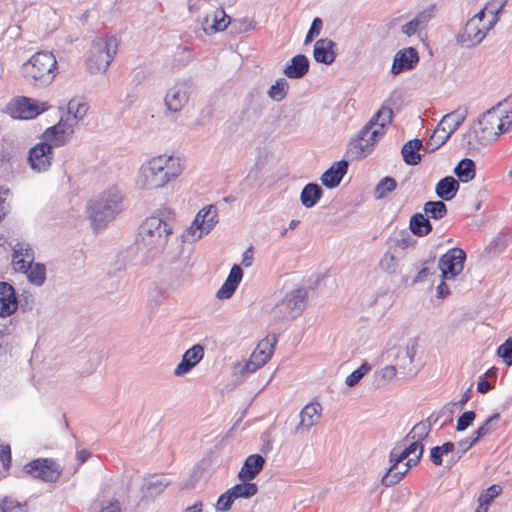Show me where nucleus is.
Instances as JSON below:
<instances>
[{
	"instance_id": "nucleus-13",
	"label": "nucleus",
	"mask_w": 512,
	"mask_h": 512,
	"mask_svg": "<svg viewBox=\"0 0 512 512\" xmlns=\"http://www.w3.org/2000/svg\"><path fill=\"white\" fill-rule=\"evenodd\" d=\"M192 84L189 80L176 81L166 92L164 103L167 111L180 112L189 102Z\"/></svg>"
},
{
	"instance_id": "nucleus-22",
	"label": "nucleus",
	"mask_w": 512,
	"mask_h": 512,
	"mask_svg": "<svg viewBox=\"0 0 512 512\" xmlns=\"http://www.w3.org/2000/svg\"><path fill=\"white\" fill-rule=\"evenodd\" d=\"M313 57L318 63L332 64L336 58V43L328 38L317 40L314 44Z\"/></svg>"
},
{
	"instance_id": "nucleus-12",
	"label": "nucleus",
	"mask_w": 512,
	"mask_h": 512,
	"mask_svg": "<svg viewBox=\"0 0 512 512\" xmlns=\"http://www.w3.org/2000/svg\"><path fill=\"white\" fill-rule=\"evenodd\" d=\"M24 471L44 482H56L62 474V467L53 459L38 458L27 463Z\"/></svg>"
},
{
	"instance_id": "nucleus-17",
	"label": "nucleus",
	"mask_w": 512,
	"mask_h": 512,
	"mask_svg": "<svg viewBox=\"0 0 512 512\" xmlns=\"http://www.w3.org/2000/svg\"><path fill=\"white\" fill-rule=\"evenodd\" d=\"M418 351V340L410 339L406 347L400 349L396 355V366L403 377L415 376L417 371L413 368L412 363Z\"/></svg>"
},
{
	"instance_id": "nucleus-33",
	"label": "nucleus",
	"mask_w": 512,
	"mask_h": 512,
	"mask_svg": "<svg viewBox=\"0 0 512 512\" xmlns=\"http://www.w3.org/2000/svg\"><path fill=\"white\" fill-rule=\"evenodd\" d=\"M506 0H492L479 11L484 12V18L487 20V25L495 27L499 21V15L502 13Z\"/></svg>"
},
{
	"instance_id": "nucleus-24",
	"label": "nucleus",
	"mask_w": 512,
	"mask_h": 512,
	"mask_svg": "<svg viewBox=\"0 0 512 512\" xmlns=\"http://www.w3.org/2000/svg\"><path fill=\"white\" fill-rule=\"evenodd\" d=\"M348 162L340 160L334 163L329 169H327L321 176L322 184L327 188L337 187L344 175L347 173Z\"/></svg>"
},
{
	"instance_id": "nucleus-53",
	"label": "nucleus",
	"mask_w": 512,
	"mask_h": 512,
	"mask_svg": "<svg viewBox=\"0 0 512 512\" xmlns=\"http://www.w3.org/2000/svg\"><path fill=\"white\" fill-rule=\"evenodd\" d=\"M435 16V6L430 5L416 14L413 21L417 23L418 28L422 31L426 28L429 21Z\"/></svg>"
},
{
	"instance_id": "nucleus-61",
	"label": "nucleus",
	"mask_w": 512,
	"mask_h": 512,
	"mask_svg": "<svg viewBox=\"0 0 512 512\" xmlns=\"http://www.w3.org/2000/svg\"><path fill=\"white\" fill-rule=\"evenodd\" d=\"M411 454L407 447L400 449L399 447H394L389 454V463H402L405 459H409Z\"/></svg>"
},
{
	"instance_id": "nucleus-10",
	"label": "nucleus",
	"mask_w": 512,
	"mask_h": 512,
	"mask_svg": "<svg viewBox=\"0 0 512 512\" xmlns=\"http://www.w3.org/2000/svg\"><path fill=\"white\" fill-rule=\"evenodd\" d=\"M218 223V211L215 206L208 205L202 208L195 216L190 227L186 229L185 240L196 242L208 234Z\"/></svg>"
},
{
	"instance_id": "nucleus-32",
	"label": "nucleus",
	"mask_w": 512,
	"mask_h": 512,
	"mask_svg": "<svg viewBox=\"0 0 512 512\" xmlns=\"http://www.w3.org/2000/svg\"><path fill=\"white\" fill-rule=\"evenodd\" d=\"M323 190L316 183H308L304 186L300 194V201L306 208H312L322 197Z\"/></svg>"
},
{
	"instance_id": "nucleus-45",
	"label": "nucleus",
	"mask_w": 512,
	"mask_h": 512,
	"mask_svg": "<svg viewBox=\"0 0 512 512\" xmlns=\"http://www.w3.org/2000/svg\"><path fill=\"white\" fill-rule=\"evenodd\" d=\"M449 138L450 135L444 132L438 125L437 129L434 130L433 134L426 142L424 149L425 151L432 152L442 146Z\"/></svg>"
},
{
	"instance_id": "nucleus-36",
	"label": "nucleus",
	"mask_w": 512,
	"mask_h": 512,
	"mask_svg": "<svg viewBox=\"0 0 512 512\" xmlns=\"http://www.w3.org/2000/svg\"><path fill=\"white\" fill-rule=\"evenodd\" d=\"M464 120V113L454 111L452 113L446 114L439 123V126L444 132L451 136L459 128Z\"/></svg>"
},
{
	"instance_id": "nucleus-20",
	"label": "nucleus",
	"mask_w": 512,
	"mask_h": 512,
	"mask_svg": "<svg viewBox=\"0 0 512 512\" xmlns=\"http://www.w3.org/2000/svg\"><path fill=\"white\" fill-rule=\"evenodd\" d=\"M321 411L322 407L319 403H309L304 406L300 411V421L295 427L294 433H303L316 425L321 417Z\"/></svg>"
},
{
	"instance_id": "nucleus-50",
	"label": "nucleus",
	"mask_w": 512,
	"mask_h": 512,
	"mask_svg": "<svg viewBox=\"0 0 512 512\" xmlns=\"http://www.w3.org/2000/svg\"><path fill=\"white\" fill-rule=\"evenodd\" d=\"M397 186V183L392 177H384L375 188V197L383 199L389 192H392Z\"/></svg>"
},
{
	"instance_id": "nucleus-28",
	"label": "nucleus",
	"mask_w": 512,
	"mask_h": 512,
	"mask_svg": "<svg viewBox=\"0 0 512 512\" xmlns=\"http://www.w3.org/2000/svg\"><path fill=\"white\" fill-rule=\"evenodd\" d=\"M34 263V251L28 244H16L13 253V265L15 270H21L26 265Z\"/></svg>"
},
{
	"instance_id": "nucleus-40",
	"label": "nucleus",
	"mask_w": 512,
	"mask_h": 512,
	"mask_svg": "<svg viewBox=\"0 0 512 512\" xmlns=\"http://www.w3.org/2000/svg\"><path fill=\"white\" fill-rule=\"evenodd\" d=\"M234 499L238 498H251L258 492V487L255 483H251L249 481H243V483L236 484L232 488L228 489Z\"/></svg>"
},
{
	"instance_id": "nucleus-29",
	"label": "nucleus",
	"mask_w": 512,
	"mask_h": 512,
	"mask_svg": "<svg viewBox=\"0 0 512 512\" xmlns=\"http://www.w3.org/2000/svg\"><path fill=\"white\" fill-rule=\"evenodd\" d=\"M458 190L459 183L452 176L444 177L437 183L435 187L436 195L444 201L452 200L455 197Z\"/></svg>"
},
{
	"instance_id": "nucleus-41",
	"label": "nucleus",
	"mask_w": 512,
	"mask_h": 512,
	"mask_svg": "<svg viewBox=\"0 0 512 512\" xmlns=\"http://www.w3.org/2000/svg\"><path fill=\"white\" fill-rule=\"evenodd\" d=\"M438 269V264L436 265L435 259H427L422 262V267L416 274V276L413 278L411 285H415L418 283H422L426 281V279L435 274Z\"/></svg>"
},
{
	"instance_id": "nucleus-46",
	"label": "nucleus",
	"mask_w": 512,
	"mask_h": 512,
	"mask_svg": "<svg viewBox=\"0 0 512 512\" xmlns=\"http://www.w3.org/2000/svg\"><path fill=\"white\" fill-rule=\"evenodd\" d=\"M289 90V84L286 79H278L268 90V96L276 102L282 101Z\"/></svg>"
},
{
	"instance_id": "nucleus-15",
	"label": "nucleus",
	"mask_w": 512,
	"mask_h": 512,
	"mask_svg": "<svg viewBox=\"0 0 512 512\" xmlns=\"http://www.w3.org/2000/svg\"><path fill=\"white\" fill-rule=\"evenodd\" d=\"M54 158L53 149L48 143L40 141L30 148L28 152V164L37 173L48 171Z\"/></svg>"
},
{
	"instance_id": "nucleus-18",
	"label": "nucleus",
	"mask_w": 512,
	"mask_h": 512,
	"mask_svg": "<svg viewBox=\"0 0 512 512\" xmlns=\"http://www.w3.org/2000/svg\"><path fill=\"white\" fill-rule=\"evenodd\" d=\"M419 62L418 52L413 47H408L399 50L393 59L391 66V73L398 75L404 71L413 69Z\"/></svg>"
},
{
	"instance_id": "nucleus-59",
	"label": "nucleus",
	"mask_w": 512,
	"mask_h": 512,
	"mask_svg": "<svg viewBox=\"0 0 512 512\" xmlns=\"http://www.w3.org/2000/svg\"><path fill=\"white\" fill-rule=\"evenodd\" d=\"M411 442L407 447V449L409 450V453L411 454L412 457H410V459L413 460V463L412 464H418L419 461L421 460V457L423 455V452H424V445L422 444V442L416 440V439H409Z\"/></svg>"
},
{
	"instance_id": "nucleus-25",
	"label": "nucleus",
	"mask_w": 512,
	"mask_h": 512,
	"mask_svg": "<svg viewBox=\"0 0 512 512\" xmlns=\"http://www.w3.org/2000/svg\"><path fill=\"white\" fill-rule=\"evenodd\" d=\"M265 459L259 454H252L248 456L244 462L243 467L239 472L241 481H250L262 470Z\"/></svg>"
},
{
	"instance_id": "nucleus-30",
	"label": "nucleus",
	"mask_w": 512,
	"mask_h": 512,
	"mask_svg": "<svg viewBox=\"0 0 512 512\" xmlns=\"http://www.w3.org/2000/svg\"><path fill=\"white\" fill-rule=\"evenodd\" d=\"M422 146V141L418 138L406 142L401 150L404 162L408 165L419 164L421 161V155L419 151L422 148Z\"/></svg>"
},
{
	"instance_id": "nucleus-37",
	"label": "nucleus",
	"mask_w": 512,
	"mask_h": 512,
	"mask_svg": "<svg viewBox=\"0 0 512 512\" xmlns=\"http://www.w3.org/2000/svg\"><path fill=\"white\" fill-rule=\"evenodd\" d=\"M88 109L89 106L84 101L78 99L69 101L67 117H70V123H73V127L86 116Z\"/></svg>"
},
{
	"instance_id": "nucleus-16",
	"label": "nucleus",
	"mask_w": 512,
	"mask_h": 512,
	"mask_svg": "<svg viewBox=\"0 0 512 512\" xmlns=\"http://www.w3.org/2000/svg\"><path fill=\"white\" fill-rule=\"evenodd\" d=\"M74 132L73 123H70V117L61 118L60 121L45 130L41 141L46 142L53 149L65 145Z\"/></svg>"
},
{
	"instance_id": "nucleus-42",
	"label": "nucleus",
	"mask_w": 512,
	"mask_h": 512,
	"mask_svg": "<svg viewBox=\"0 0 512 512\" xmlns=\"http://www.w3.org/2000/svg\"><path fill=\"white\" fill-rule=\"evenodd\" d=\"M393 118V111L391 108L382 106L376 114L372 116L369 122H374V126L382 128L385 133L386 127L391 123Z\"/></svg>"
},
{
	"instance_id": "nucleus-5",
	"label": "nucleus",
	"mask_w": 512,
	"mask_h": 512,
	"mask_svg": "<svg viewBox=\"0 0 512 512\" xmlns=\"http://www.w3.org/2000/svg\"><path fill=\"white\" fill-rule=\"evenodd\" d=\"M23 72L25 77L32 79L35 84L49 85L57 74L56 58L52 52H37L23 64Z\"/></svg>"
},
{
	"instance_id": "nucleus-44",
	"label": "nucleus",
	"mask_w": 512,
	"mask_h": 512,
	"mask_svg": "<svg viewBox=\"0 0 512 512\" xmlns=\"http://www.w3.org/2000/svg\"><path fill=\"white\" fill-rule=\"evenodd\" d=\"M455 450V443L445 442L441 446H435L430 450V459L434 465H441L443 462L442 457L449 453H453Z\"/></svg>"
},
{
	"instance_id": "nucleus-1",
	"label": "nucleus",
	"mask_w": 512,
	"mask_h": 512,
	"mask_svg": "<svg viewBox=\"0 0 512 512\" xmlns=\"http://www.w3.org/2000/svg\"><path fill=\"white\" fill-rule=\"evenodd\" d=\"M184 170V161L173 154L155 156L145 162L137 176L136 184L141 189H157L177 179Z\"/></svg>"
},
{
	"instance_id": "nucleus-63",
	"label": "nucleus",
	"mask_w": 512,
	"mask_h": 512,
	"mask_svg": "<svg viewBox=\"0 0 512 512\" xmlns=\"http://www.w3.org/2000/svg\"><path fill=\"white\" fill-rule=\"evenodd\" d=\"M242 277H243L242 269L240 268V266L234 265L231 268L230 273H229L226 281L229 282V283L234 284L235 286H238L239 283L242 280Z\"/></svg>"
},
{
	"instance_id": "nucleus-8",
	"label": "nucleus",
	"mask_w": 512,
	"mask_h": 512,
	"mask_svg": "<svg viewBox=\"0 0 512 512\" xmlns=\"http://www.w3.org/2000/svg\"><path fill=\"white\" fill-rule=\"evenodd\" d=\"M307 291L297 288L287 293L272 310L275 319H295L302 314L306 307Z\"/></svg>"
},
{
	"instance_id": "nucleus-57",
	"label": "nucleus",
	"mask_w": 512,
	"mask_h": 512,
	"mask_svg": "<svg viewBox=\"0 0 512 512\" xmlns=\"http://www.w3.org/2000/svg\"><path fill=\"white\" fill-rule=\"evenodd\" d=\"M235 499L232 496L231 492L229 490L225 491L223 494H221L215 504L216 511L219 512H226L230 510L234 503Z\"/></svg>"
},
{
	"instance_id": "nucleus-23",
	"label": "nucleus",
	"mask_w": 512,
	"mask_h": 512,
	"mask_svg": "<svg viewBox=\"0 0 512 512\" xmlns=\"http://www.w3.org/2000/svg\"><path fill=\"white\" fill-rule=\"evenodd\" d=\"M412 463L413 460L410 458L402 463H389L390 466L387 472L381 478V484L385 487H391L400 482L409 470L417 465Z\"/></svg>"
},
{
	"instance_id": "nucleus-43",
	"label": "nucleus",
	"mask_w": 512,
	"mask_h": 512,
	"mask_svg": "<svg viewBox=\"0 0 512 512\" xmlns=\"http://www.w3.org/2000/svg\"><path fill=\"white\" fill-rule=\"evenodd\" d=\"M423 210L436 220H440L447 215V206L443 201H428L424 204Z\"/></svg>"
},
{
	"instance_id": "nucleus-47",
	"label": "nucleus",
	"mask_w": 512,
	"mask_h": 512,
	"mask_svg": "<svg viewBox=\"0 0 512 512\" xmlns=\"http://www.w3.org/2000/svg\"><path fill=\"white\" fill-rule=\"evenodd\" d=\"M477 441L474 439L473 436L466 437L460 441H458L455 444V450L451 456V463L455 464L457 461H459L462 456L471 448L473 447Z\"/></svg>"
},
{
	"instance_id": "nucleus-39",
	"label": "nucleus",
	"mask_w": 512,
	"mask_h": 512,
	"mask_svg": "<svg viewBox=\"0 0 512 512\" xmlns=\"http://www.w3.org/2000/svg\"><path fill=\"white\" fill-rule=\"evenodd\" d=\"M454 173L461 182L467 183L475 177V163L469 158H464L454 168Z\"/></svg>"
},
{
	"instance_id": "nucleus-31",
	"label": "nucleus",
	"mask_w": 512,
	"mask_h": 512,
	"mask_svg": "<svg viewBox=\"0 0 512 512\" xmlns=\"http://www.w3.org/2000/svg\"><path fill=\"white\" fill-rule=\"evenodd\" d=\"M230 18L226 15L223 9H218L212 16L207 15L204 21L205 31H223L227 28Z\"/></svg>"
},
{
	"instance_id": "nucleus-7",
	"label": "nucleus",
	"mask_w": 512,
	"mask_h": 512,
	"mask_svg": "<svg viewBox=\"0 0 512 512\" xmlns=\"http://www.w3.org/2000/svg\"><path fill=\"white\" fill-rule=\"evenodd\" d=\"M493 28L492 25H487L484 12H477L466 22L463 30L457 34L456 40L464 47H475L484 40Z\"/></svg>"
},
{
	"instance_id": "nucleus-55",
	"label": "nucleus",
	"mask_w": 512,
	"mask_h": 512,
	"mask_svg": "<svg viewBox=\"0 0 512 512\" xmlns=\"http://www.w3.org/2000/svg\"><path fill=\"white\" fill-rule=\"evenodd\" d=\"M371 370V366L368 363H363L358 369L353 371L346 377L345 383L349 387L357 385L364 375Z\"/></svg>"
},
{
	"instance_id": "nucleus-3",
	"label": "nucleus",
	"mask_w": 512,
	"mask_h": 512,
	"mask_svg": "<svg viewBox=\"0 0 512 512\" xmlns=\"http://www.w3.org/2000/svg\"><path fill=\"white\" fill-rule=\"evenodd\" d=\"M511 124L512 107L508 99H504L480 115L477 125L473 128L475 142L488 145L506 132Z\"/></svg>"
},
{
	"instance_id": "nucleus-51",
	"label": "nucleus",
	"mask_w": 512,
	"mask_h": 512,
	"mask_svg": "<svg viewBox=\"0 0 512 512\" xmlns=\"http://www.w3.org/2000/svg\"><path fill=\"white\" fill-rule=\"evenodd\" d=\"M435 16V6L430 5L416 14L413 21L417 23L418 28L422 31L426 28L429 21Z\"/></svg>"
},
{
	"instance_id": "nucleus-38",
	"label": "nucleus",
	"mask_w": 512,
	"mask_h": 512,
	"mask_svg": "<svg viewBox=\"0 0 512 512\" xmlns=\"http://www.w3.org/2000/svg\"><path fill=\"white\" fill-rule=\"evenodd\" d=\"M409 227L414 235L426 236L432 230L430 221L421 213H416L410 218Z\"/></svg>"
},
{
	"instance_id": "nucleus-6",
	"label": "nucleus",
	"mask_w": 512,
	"mask_h": 512,
	"mask_svg": "<svg viewBox=\"0 0 512 512\" xmlns=\"http://www.w3.org/2000/svg\"><path fill=\"white\" fill-rule=\"evenodd\" d=\"M118 42L114 36H101L93 40L87 69L91 74L105 72L117 54Z\"/></svg>"
},
{
	"instance_id": "nucleus-21",
	"label": "nucleus",
	"mask_w": 512,
	"mask_h": 512,
	"mask_svg": "<svg viewBox=\"0 0 512 512\" xmlns=\"http://www.w3.org/2000/svg\"><path fill=\"white\" fill-rule=\"evenodd\" d=\"M17 308L18 301L14 288L6 282H0V317L11 316Z\"/></svg>"
},
{
	"instance_id": "nucleus-2",
	"label": "nucleus",
	"mask_w": 512,
	"mask_h": 512,
	"mask_svg": "<svg viewBox=\"0 0 512 512\" xmlns=\"http://www.w3.org/2000/svg\"><path fill=\"white\" fill-rule=\"evenodd\" d=\"M173 234V226L159 214L147 217L138 228V248L151 259L164 254Z\"/></svg>"
},
{
	"instance_id": "nucleus-62",
	"label": "nucleus",
	"mask_w": 512,
	"mask_h": 512,
	"mask_svg": "<svg viewBox=\"0 0 512 512\" xmlns=\"http://www.w3.org/2000/svg\"><path fill=\"white\" fill-rule=\"evenodd\" d=\"M237 286L225 281L220 289L217 291L216 296L219 299H229L235 292Z\"/></svg>"
},
{
	"instance_id": "nucleus-58",
	"label": "nucleus",
	"mask_w": 512,
	"mask_h": 512,
	"mask_svg": "<svg viewBox=\"0 0 512 512\" xmlns=\"http://www.w3.org/2000/svg\"><path fill=\"white\" fill-rule=\"evenodd\" d=\"M497 354L507 366L512 365V338H508L498 347Z\"/></svg>"
},
{
	"instance_id": "nucleus-9",
	"label": "nucleus",
	"mask_w": 512,
	"mask_h": 512,
	"mask_svg": "<svg viewBox=\"0 0 512 512\" xmlns=\"http://www.w3.org/2000/svg\"><path fill=\"white\" fill-rule=\"evenodd\" d=\"M276 335H268L262 339L255 350L252 352L249 360L243 364H238L236 369L241 375L251 374L263 367L272 357L277 343Z\"/></svg>"
},
{
	"instance_id": "nucleus-19",
	"label": "nucleus",
	"mask_w": 512,
	"mask_h": 512,
	"mask_svg": "<svg viewBox=\"0 0 512 512\" xmlns=\"http://www.w3.org/2000/svg\"><path fill=\"white\" fill-rule=\"evenodd\" d=\"M204 357V348L196 344L185 351L180 363L174 369L175 376H184L189 373Z\"/></svg>"
},
{
	"instance_id": "nucleus-14",
	"label": "nucleus",
	"mask_w": 512,
	"mask_h": 512,
	"mask_svg": "<svg viewBox=\"0 0 512 512\" xmlns=\"http://www.w3.org/2000/svg\"><path fill=\"white\" fill-rule=\"evenodd\" d=\"M466 253L463 249L454 247L449 249L438 261L440 277L443 279H455L464 269Z\"/></svg>"
},
{
	"instance_id": "nucleus-27",
	"label": "nucleus",
	"mask_w": 512,
	"mask_h": 512,
	"mask_svg": "<svg viewBox=\"0 0 512 512\" xmlns=\"http://www.w3.org/2000/svg\"><path fill=\"white\" fill-rule=\"evenodd\" d=\"M309 60L303 54H298L291 59V63L284 69V74L291 79H299L307 74Z\"/></svg>"
},
{
	"instance_id": "nucleus-64",
	"label": "nucleus",
	"mask_w": 512,
	"mask_h": 512,
	"mask_svg": "<svg viewBox=\"0 0 512 512\" xmlns=\"http://www.w3.org/2000/svg\"><path fill=\"white\" fill-rule=\"evenodd\" d=\"M397 374V368L394 365H387L379 372L380 377L384 382H390Z\"/></svg>"
},
{
	"instance_id": "nucleus-49",
	"label": "nucleus",
	"mask_w": 512,
	"mask_h": 512,
	"mask_svg": "<svg viewBox=\"0 0 512 512\" xmlns=\"http://www.w3.org/2000/svg\"><path fill=\"white\" fill-rule=\"evenodd\" d=\"M399 266V260L398 258L390 253L386 252L379 261V267L384 272H387L389 274H394L397 272Z\"/></svg>"
},
{
	"instance_id": "nucleus-52",
	"label": "nucleus",
	"mask_w": 512,
	"mask_h": 512,
	"mask_svg": "<svg viewBox=\"0 0 512 512\" xmlns=\"http://www.w3.org/2000/svg\"><path fill=\"white\" fill-rule=\"evenodd\" d=\"M435 16V6L430 5L416 14L413 21L417 23L418 28L422 31L426 28L429 21Z\"/></svg>"
},
{
	"instance_id": "nucleus-11",
	"label": "nucleus",
	"mask_w": 512,
	"mask_h": 512,
	"mask_svg": "<svg viewBox=\"0 0 512 512\" xmlns=\"http://www.w3.org/2000/svg\"><path fill=\"white\" fill-rule=\"evenodd\" d=\"M384 134L382 128L374 126V122H368L360 130L358 137L350 143L351 153L358 159L366 157Z\"/></svg>"
},
{
	"instance_id": "nucleus-56",
	"label": "nucleus",
	"mask_w": 512,
	"mask_h": 512,
	"mask_svg": "<svg viewBox=\"0 0 512 512\" xmlns=\"http://www.w3.org/2000/svg\"><path fill=\"white\" fill-rule=\"evenodd\" d=\"M501 492L502 488L500 485H491L479 495L478 501H482L484 505L489 506Z\"/></svg>"
},
{
	"instance_id": "nucleus-26",
	"label": "nucleus",
	"mask_w": 512,
	"mask_h": 512,
	"mask_svg": "<svg viewBox=\"0 0 512 512\" xmlns=\"http://www.w3.org/2000/svg\"><path fill=\"white\" fill-rule=\"evenodd\" d=\"M15 117L21 119H31L39 114L37 105L27 97H19L12 103Z\"/></svg>"
},
{
	"instance_id": "nucleus-35",
	"label": "nucleus",
	"mask_w": 512,
	"mask_h": 512,
	"mask_svg": "<svg viewBox=\"0 0 512 512\" xmlns=\"http://www.w3.org/2000/svg\"><path fill=\"white\" fill-rule=\"evenodd\" d=\"M169 483L165 477L154 476L145 482L142 491L146 497H156L166 489Z\"/></svg>"
},
{
	"instance_id": "nucleus-34",
	"label": "nucleus",
	"mask_w": 512,
	"mask_h": 512,
	"mask_svg": "<svg viewBox=\"0 0 512 512\" xmlns=\"http://www.w3.org/2000/svg\"><path fill=\"white\" fill-rule=\"evenodd\" d=\"M20 271L25 273L28 281L36 286H42L46 280V268L43 264L32 263Z\"/></svg>"
},
{
	"instance_id": "nucleus-60",
	"label": "nucleus",
	"mask_w": 512,
	"mask_h": 512,
	"mask_svg": "<svg viewBox=\"0 0 512 512\" xmlns=\"http://www.w3.org/2000/svg\"><path fill=\"white\" fill-rule=\"evenodd\" d=\"M475 417L476 413L474 411L464 412L457 420L456 430L459 432L465 431L472 425Z\"/></svg>"
},
{
	"instance_id": "nucleus-54",
	"label": "nucleus",
	"mask_w": 512,
	"mask_h": 512,
	"mask_svg": "<svg viewBox=\"0 0 512 512\" xmlns=\"http://www.w3.org/2000/svg\"><path fill=\"white\" fill-rule=\"evenodd\" d=\"M430 432V425L424 422L417 423L406 436V439H416L422 442Z\"/></svg>"
},
{
	"instance_id": "nucleus-48",
	"label": "nucleus",
	"mask_w": 512,
	"mask_h": 512,
	"mask_svg": "<svg viewBox=\"0 0 512 512\" xmlns=\"http://www.w3.org/2000/svg\"><path fill=\"white\" fill-rule=\"evenodd\" d=\"M499 419V413H494L488 417L485 422L473 432L472 436L474 439L478 442L481 438L491 433L495 429L494 423H496Z\"/></svg>"
},
{
	"instance_id": "nucleus-4",
	"label": "nucleus",
	"mask_w": 512,
	"mask_h": 512,
	"mask_svg": "<svg viewBox=\"0 0 512 512\" xmlns=\"http://www.w3.org/2000/svg\"><path fill=\"white\" fill-rule=\"evenodd\" d=\"M123 210V195L115 187L102 192L88 203L89 219L94 229L105 228Z\"/></svg>"
}]
</instances>
